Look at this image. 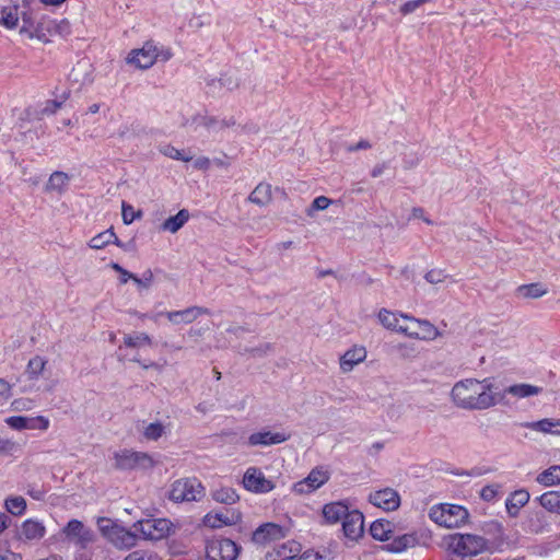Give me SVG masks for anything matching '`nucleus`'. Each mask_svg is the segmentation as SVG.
Listing matches in <instances>:
<instances>
[{"instance_id": "obj_1", "label": "nucleus", "mask_w": 560, "mask_h": 560, "mask_svg": "<svg viewBox=\"0 0 560 560\" xmlns=\"http://www.w3.org/2000/svg\"><path fill=\"white\" fill-rule=\"evenodd\" d=\"M451 400L459 409L486 410L497 405L494 385L490 378H465L454 384Z\"/></svg>"}, {"instance_id": "obj_2", "label": "nucleus", "mask_w": 560, "mask_h": 560, "mask_svg": "<svg viewBox=\"0 0 560 560\" xmlns=\"http://www.w3.org/2000/svg\"><path fill=\"white\" fill-rule=\"evenodd\" d=\"M444 544L448 552L463 559L478 557L492 551V545L489 539L472 533L450 534L444 538Z\"/></svg>"}, {"instance_id": "obj_3", "label": "nucleus", "mask_w": 560, "mask_h": 560, "mask_svg": "<svg viewBox=\"0 0 560 560\" xmlns=\"http://www.w3.org/2000/svg\"><path fill=\"white\" fill-rule=\"evenodd\" d=\"M429 518L440 527L453 529L467 524L469 512L466 508L452 503H438L430 508Z\"/></svg>"}, {"instance_id": "obj_4", "label": "nucleus", "mask_w": 560, "mask_h": 560, "mask_svg": "<svg viewBox=\"0 0 560 560\" xmlns=\"http://www.w3.org/2000/svg\"><path fill=\"white\" fill-rule=\"evenodd\" d=\"M173 57L170 48L159 45L153 40H148L141 48L132 49L127 58L126 62L138 69H149L156 61H167Z\"/></svg>"}, {"instance_id": "obj_5", "label": "nucleus", "mask_w": 560, "mask_h": 560, "mask_svg": "<svg viewBox=\"0 0 560 560\" xmlns=\"http://www.w3.org/2000/svg\"><path fill=\"white\" fill-rule=\"evenodd\" d=\"M97 527L104 538L118 549H129L137 545L138 536L110 518L100 517Z\"/></svg>"}, {"instance_id": "obj_6", "label": "nucleus", "mask_w": 560, "mask_h": 560, "mask_svg": "<svg viewBox=\"0 0 560 560\" xmlns=\"http://www.w3.org/2000/svg\"><path fill=\"white\" fill-rule=\"evenodd\" d=\"M115 468L119 470H147L154 467L155 462L145 452L120 450L113 454Z\"/></svg>"}, {"instance_id": "obj_7", "label": "nucleus", "mask_w": 560, "mask_h": 560, "mask_svg": "<svg viewBox=\"0 0 560 560\" xmlns=\"http://www.w3.org/2000/svg\"><path fill=\"white\" fill-rule=\"evenodd\" d=\"M133 528L148 540H161L176 532V526L167 518L141 520L133 524Z\"/></svg>"}, {"instance_id": "obj_8", "label": "nucleus", "mask_w": 560, "mask_h": 560, "mask_svg": "<svg viewBox=\"0 0 560 560\" xmlns=\"http://www.w3.org/2000/svg\"><path fill=\"white\" fill-rule=\"evenodd\" d=\"M203 494V487L196 478H184L174 481L168 491V499L173 502H191L199 500Z\"/></svg>"}, {"instance_id": "obj_9", "label": "nucleus", "mask_w": 560, "mask_h": 560, "mask_svg": "<svg viewBox=\"0 0 560 560\" xmlns=\"http://www.w3.org/2000/svg\"><path fill=\"white\" fill-rule=\"evenodd\" d=\"M329 478L330 472L327 468L322 466L315 467L304 479L294 482L291 487V491L298 495L311 494L322 488L329 480Z\"/></svg>"}, {"instance_id": "obj_10", "label": "nucleus", "mask_w": 560, "mask_h": 560, "mask_svg": "<svg viewBox=\"0 0 560 560\" xmlns=\"http://www.w3.org/2000/svg\"><path fill=\"white\" fill-rule=\"evenodd\" d=\"M242 486L255 494L269 493L276 488L273 480L267 478L262 470L256 466L248 467L243 475Z\"/></svg>"}, {"instance_id": "obj_11", "label": "nucleus", "mask_w": 560, "mask_h": 560, "mask_svg": "<svg viewBox=\"0 0 560 560\" xmlns=\"http://www.w3.org/2000/svg\"><path fill=\"white\" fill-rule=\"evenodd\" d=\"M67 540L80 549L88 548L95 541L94 532L79 520H71L62 528Z\"/></svg>"}, {"instance_id": "obj_12", "label": "nucleus", "mask_w": 560, "mask_h": 560, "mask_svg": "<svg viewBox=\"0 0 560 560\" xmlns=\"http://www.w3.org/2000/svg\"><path fill=\"white\" fill-rule=\"evenodd\" d=\"M240 547L231 539L214 538L206 545L207 560H236Z\"/></svg>"}, {"instance_id": "obj_13", "label": "nucleus", "mask_w": 560, "mask_h": 560, "mask_svg": "<svg viewBox=\"0 0 560 560\" xmlns=\"http://www.w3.org/2000/svg\"><path fill=\"white\" fill-rule=\"evenodd\" d=\"M402 319L409 320L415 327L401 328L400 334L412 339L434 340L440 336L439 329L427 319H418L413 316L405 315Z\"/></svg>"}, {"instance_id": "obj_14", "label": "nucleus", "mask_w": 560, "mask_h": 560, "mask_svg": "<svg viewBox=\"0 0 560 560\" xmlns=\"http://www.w3.org/2000/svg\"><path fill=\"white\" fill-rule=\"evenodd\" d=\"M242 521V513L236 509L225 511H211L203 516L202 523L209 528H222L232 526Z\"/></svg>"}, {"instance_id": "obj_15", "label": "nucleus", "mask_w": 560, "mask_h": 560, "mask_svg": "<svg viewBox=\"0 0 560 560\" xmlns=\"http://www.w3.org/2000/svg\"><path fill=\"white\" fill-rule=\"evenodd\" d=\"M369 502L385 512L396 511L400 505V495L393 488H384L372 491Z\"/></svg>"}, {"instance_id": "obj_16", "label": "nucleus", "mask_w": 560, "mask_h": 560, "mask_svg": "<svg viewBox=\"0 0 560 560\" xmlns=\"http://www.w3.org/2000/svg\"><path fill=\"white\" fill-rule=\"evenodd\" d=\"M285 536L287 529L283 526L276 523H265L255 529L252 535V540L256 545L266 546Z\"/></svg>"}, {"instance_id": "obj_17", "label": "nucleus", "mask_w": 560, "mask_h": 560, "mask_svg": "<svg viewBox=\"0 0 560 560\" xmlns=\"http://www.w3.org/2000/svg\"><path fill=\"white\" fill-rule=\"evenodd\" d=\"M342 532L346 538L358 541L364 534V516L358 510H351L342 521Z\"/></svg>"}, {"instance_id": "obj_18", "label": "nucleus", "mask_w": 560, "mask_h": 560, "mask_svg": "<svg viewBox=\"0 0 560 560\" xmlns=\"http://www.w3.org/2000/svg\"><path fill=\"white\" fill-rule=\"evenodd\" d=\"M209 310L200 306H190L182 311H170L163 313L166 318L175 325L179 324H190L196 320L200 315L209 314ZM162 315V313H160ZM159 314L153 316L154 320L158 319Z\"/></svg>"}, {"instance_id": "obj_19", "label": "nucleus", "mask_w": 560, "mask_h": 560, "mask_svg": "<svg viewBox=\"0 0 560 560\" xmlns=\"http://www.w3.org/2000/svg\"><path fill=\"white\" fill-rule=\"evenodd\" d=\"M302 546L295 540H287L266 555L268 560H299Z\"/></svg>"}, {"instance_id": "obj_20", "label": "nucleus", "mask_w": 560, "mask_h": 560, "mask_svg": "<svg viewBox=\"0 0 560 560\" xmlns=\"http://www.w3.org/2000/svg\"><path fill=\"white\" fill-rule=\"evenodd\" d=\"M368 357V351L363 346H353L347 350L339 359V368L342 373H349L362 363Z\"/></svg>"}, {"instance_id": "obj_21", "label": "nucleus", "mask_w": 560, "mask_h": 560, "mask_svg": "<svg viewBox=\"0 0 560 560\" xmlns=\"http://www.w3.org/2000/svg\"><path fill=\"white\" fill-rule=\"evenodd\" d=\"M349 512V505L345 501H335L323 506L322 516L325 524L335 525L343 521Z\"/></svg>"}, {"instance_id": "obj_22", "label": "nucleus", "mask_w": 560, "mask_h": 560, "mask_svg": "<svg viewBox=\"0 0 560 560\" xmlns=\"http://www.w3.org/2000/svg\"><path fill=\"white\" fill-rule=\"evenodd\" d=\"M290 438L289 434L285 432H271V431H260L255 432L249 435L248 438V444L252 446L256 445H273V444H280L285 441H288Z\"/></svg>"}, {"instance_id": "obj_23", "label": "nucleus", "mask_w": 560, "mask_h": 560, "mask_svg": "<svg viewBox=\"0 0 560 560\" xmlns=\"http://www.w3.org/2000/svg\"><path fill=\"white\" fill-rule=\"evenodd\" d=\"M419 544L417 533H407L397 537L390 538L389 542L385 546V549L393 553H400L410 548L416 547Z\"/></svg>"}, {"instance_id": "obj_24", "label": "nucleus", "mask_w": 560, "mask_h": 560, "mask_svg": "<svg viewBox=\"0 0 560 560\" xmlns=\"http://www.w3.org/2000/svg\"><path fill=\"white\" fill-rule=\"evenodd\" d=\"M529 493L524 489H520L511 493L505 501L506 511L511 516H516L518 511L528 502Z\"/></svg>"}, {"instance_id": "obj_25", "label": "nucleus", "mask_w": 560, "mask_h": 560, "mask_svg": "<svg viewBox=\"0 0 560 560\" xmlns=\"http://www.w3.org/2000/svg\"><path fill=\"white\" fill-rule=\"evenodd\" d=\"M190 214L188 210L182 209L175 215L170 217L161 224V230L164 232L176 233L178 232L189 220Z\"/></svg>"}, {"instance_id": "obj_26", "label": "nucleus", "mask_w": 560, "mask_h": 560, "mask_svg": "<svg viewBox=\"0 0 560 560\" xmlns=\"http://www.w3.org/2000/svg\"><path fill=\"white\" fill-rule=\"evenodd\" d=\"M542 393V387L535 386L532 384H513L505 388V394H509L515 398H527L537 396Z\"/></svg>"}, {"instance_id": "obj_27", "label": "nucleus", "mask_w": 560, "mask_h": 560, "mask_svg": "<svg viewBox=\"0 0 560 560\" xmlns=\"http://www.w3.org/2000/svg\"><path fill=\"white\" fill-rule=\"evenodd\" d=\"M406 314H398L386 308L378 312V320L386 328L400 334L401 328H408L407 325L399 324V318Z\"/></svg>"}, {"instance_id": "obj_28", "label": "nucleus", "mask_w": 560, "mask_h": 560, "mask_svg": "<svg viewBox=\"0 0 560 560\" xmlns=\"http://www.w3.org/2000/svg\"><path fill=\"white\" fill-rule=\"evenodd\" d=\"M393 524L388 521L377 520L370 526L371 536L380 541H388L392 538Z\"/></svg>"}, {"instance_id": "obj_29", "label": "nucleus", "mask_w": 560, "mask_h": 560, "mask_svg": "<svg viewBox=\"0 0 560 560\" xmlns=\"http://www.w3.org/2000/svg\"><path fill=\"white\" fill-rule=\"evenodd\" d=\"M194 124L197 125V127H203L206 128L208 131H218V130H221L223 128H226L231 125H234V121L233 120H219L214 117H210V116H196L194 118Z\"/></svg>"}, {"instance_id": "obj_30", "label": "nucleus", "mask_w": 560, "mask_h": 560, "mask_svg": "<svg viewBox=\"0 0 560 560\" xmlns=\"http://www.w3.org/2000/svg\"><path fill=\"white\" fill-rule=\"evenodd\" d=\"M272 199L271 186L269 184L260 183L250 192L248 200L258 206H266Z\"/></svg>"}, {"instance_id": "obj_31", "label": "nucleus", "mask_w": 560, "mask_h": 560, "mask_svg": "<svg viewBox=\"0 0 560 560\" xmlns=\"http://www.w3.org/2000/svg\"><path fill=\"white\" fill-rule=\"evenodd\" d=\"M536 481L544 487H552L560 485V466L553 465L541 471Z\"/></svg>"}, {"instance_id": "obj_32", "label": "nucleus", "mask_w": 560, "mask_h": 560, "mask_svg": "<svg viewBox=\"0 0 560 560\" xmlns=\"http://www.w3.org/2000/svg\"><path fill=\"white\" fill-rule=\"evenodd\" d=\"M211 497L219 503L230 505L236 503L240 499L236 490L232 487H219L212 491Z\"/></svg>"}, {"instance_id": "obj_33", "label": "nucleus", "mask_w": 560, "mask_h": 560, "mask_svg": "<svg viewBox=\"0 0 560 560\" xmlns=\"http://www.w3.org/2000/svg\"><path fill=\"white\" fill-rule=\"evenodd\" d=\"M110 243L120 245L118 237L116 236V234L114 233V231L112 229L101 232L97 235H95L94 237H92L89 242V246L93 249H102Z\"/></svg>"}, {"instance_id": "obj_34", "label": "nucleus", "mask_w": 560, "mask_h": 560, "mask_svg": "<svg viewBox=\"0 0 560 560\" xmlns=\"http://www.w3.org/2000/svg\"><path fill=\"white\" fill-rule=\"evenodd\" d=\"M538 500L548 512L560 514V491H547Z\"/></svg>"}, {"instance_id": "obj_35", "label": "nucleus", "mask_w": 560, "mask_h": 560, "mask_svg": "<svg viewBox=\"0 0 560 560\" xmlns=\"http://www.w3.org/2000/svg\"><path fill=\"white\" fill-rule=\"evenodd\" d=\"M168 432V427L161 421L151 422L144 425L142 436L147 441H158Z\"/></svg>"}, {"instance_id": "obj_36", "label": "nucleus", "mask_w": 560, "mask_h": 560, "mask_svg": "<svg viewBox=\"0 0 560 560\" xmlns=\"http://www.w3.org/2000/svg\"><path fill=\"white\" fill-rule=\"evenodd\" d=\"M124 345L133 349L151 347L152 338L147 332H133L124 336Z\"/></svg>"}, {"instance_id": "obj_37", "label": "nucleus", "mask_w": 560, "mask_h": 560, "mask_svg": "<svg viewBox=\"0 0 560 560\" xmlns=\"http://www.w3.org/2000/svg\"><path fill=\"white\" fill-rule=\"evenodd\" d=\"M4 508L13 516H22L26 510V500L21 495H11L4 500Z\"/></svg>"}, {"instance_id": "obj_38", "label": "nucleus", "mask_w": 560, "mask_h": 560, "mask_svg": "<svg viewBox=\"0 0 560 560\" xmlns=\"http://www.w3.org/2000/svg\"><path fill=\"white\" fill-rule=\"evenodd\" d=\"M69 183V177L63 172H55L50 175L47 184L46 189L49 191H54L57 194L62 192Z\"/></svg>"}, {"instance_id": "obj_39", "label": "nucleus", "mask_w": 560, "mask_h": 560, "mask_svg": "<svg viewBox=\"0 0 560 560\" xmlns=\"http://www.w3.org/2000/svg\"><path fill=\"white\" fill-rule=\"evenodd\" d=\"M547 293V289L539 283H530L520 285L517 288V294L524 299H538Z\"/></svg>"}, {"instance_id": "obj_40", "label": "nucleus", "mask_w": 560, "mask_h": 560, "mask_svg": "<svg viewBox=\"0 0 560 560\" xmlns=\"http://www.w3.org/2000/svg\"><path fill=\"white\" fill-rule=\"evenodd\" d=\"M160 153L164 156H167L172 160L190 162L192 160V155L186 153L185 151L178 150L171 144H164L159 148Z\"/></svg>"}, {"instance_id": "obj_41", "label": "nucleus", "mask_w": 560, "mask_h": 560, "mask_svg": "<svg viewBox=\"0 0 560 560\" xmlns=\"http://www.w3.org/2000/svg\"><path fill=\"white\" fill-rule=\"evenodd\" d=\"M334 556L329 549L323 548L319 550L307 549L304 552L301 551L299 560H332Z\"/></svg>"}, {"instance_id": "obj_42", "label": "nucleus", "mask_w": 560, "mask_h": 560, "mask_svg": "<svg viewBox=\"0 0 560 560\" xmlns=\"http://www.w3.org/2000/svg\"><path fill=\"white\" fill-rule=\"evenodd\" d=\"M69 96V91H62L60 94L56 95L54 100L47 102L42 113L46 115L55 114L68 101Z\"/></svg>"}, {"instance_id": "obj_43", "label": "nucleus", "mask_w": 560, "mask_h": 560, "mask_svg": "<svg viewBox=\"0 0 560 560\" xmlns=\"http://www.w3.org/2000/svg\"><path fill=\"white\" fill-rule=\"evenodd\" d=\"M19 14L16 8H4L1 11L0 15V24L4 25L8 28H13L18 25Z\"/></svg>"}, {"instance_id": "obj_44", "label": "nucleus", "mask_w": 560, "mask_h": 560, "mask_svg": "<svg viewBox=\"0 0 560 560\" xmlns=\"http://www.w3.org/2000/svg\"><path fill=\"white\" fill-rule=\"evenodd\" d=\"M331 203L332 200L327 198L326 196H318L313 200L312 205L305 210L306 215L310 218H314L317 211L326 210Z\"/></svg>"}, {"instance_id": "obj_45", "label": "nucleus", "mask_w": 560, "mask_h": 560, "mask_svg": "<svg viewBox=\"0 0 560 560\" xmlns=\"http://www.w3.org/2000/svg\"><path fill=\"white\" fill-rule=\"evenodd\" d=\"M522 425L537 432L552 434V419L546 418L539 421L525 422Z\"/></svg>"}, {"instance_id": "obj_46", "label": "nucleus", "mask_w": 560, "mask_h": 560, "mask_svg": "<svg viewBox=\"0 0 560 560\" xmlns=\"http://www.w3.org/2000/svg\"><path fill=\"white\" fill-rule=\"evenodd\" d=\"M5 423L14 430H23L33 428V419L22 416L9 417Z\"/></svg>"}, {"instance_id": "obj_47", "label": "nucleus", "mask_w": 560, "mask_h": 560, "mask_svg": "<svg viewBox=\"0 0 560 560\" xmlns=\"http://www.w3.org/2000/svg\"><path fill=\"white\" fill-rule=\"evenodd\" d=\"M48 21H51L48 18H40L39 23L37 24V40H42L44 43H48L50 39L46 36V32L49 36L55 35L52 25L48 24Z\"/></svg>"}, {"instance_id": "obj_48", "label": "nucleus", "mask_w": 560, "mask_h": 560, "mask_svg": "<svg viewBox=\"0 0 560 560\" xmlns=\"http://www.w3.org/2000/svg\"><path fill=\"white\" fill-rule=\"evenodd\" d=\"M424 279L431 284H440L448 279L443 269H431L424 275Z\"/></svg>"}, {"instance_id": "obj_49", "label": "nucleus", "mask_w": 560, "mask_h": 560, "mask_svg": "<svg viewBox=\"0 0 560 560\" xmlns=\"http://www.w3.org/2000/svg\"><path fill=\"white\" fill-rule=\"evenodd\" d=\"M49 25H52L55 35L59 36H68L71 32L70 23L68 20L63 19L59 22L57 21H48Z\"/></svg>"}, {"instance_id": "obj_50", "label": "nucleus", "mask_w": 560, "mask_h": 560, "mask_svg": "<svg viewBox=\"0 0 560 560\" xmlns=\"http://www.w3.org/2000/svg\"><path fill=\"white\" fill-rule=\"evenodd\" d=\"M154 276L153 272L148 269L145 270L141 277L133 276V282L139 287L143 289H148L151 287L153 282Z\"/></svg>"}, {"instance_id": "obj_51", "label": "nucleus", "mask_w": 560, "mask_h": 560, "mask_svg": "<svg viewBox=\"0 0 560 560\" xmlns=\"http://www.w3.org/2000/svg\"><path fill=\"white\" fill-rule=\"evenodd\" d=\"M124 560H156V556L147 550H135L130 552Z\"/></svg>"}, {"instance_id": "obj_52", "label": "nucleus", "mask_w": 560, "mask_h": 560, "mask_svg": "<svg viewBox=\"0 0 560 560\" xmlns=\"http://www.w3.org/2000/svg\"><path fill=\"white\" fill-rule=\"evenodd\" d=\"M121 215L125 224H131L137 218V213L135 212L133 207L126 202H122Z\"/></svg>"}, {"instance_id": "obj_53", "label": "nucleus", "mask_w": 560, "mask_h": 560, "mask_svg": "<svg viewBox=\"0 0 560 560\" xmlns=\"http://www.w3.org/2000/svg\"><path fill=\"white\" fill-rule=\"evenodd\" d=\"M427 0H411L406 3H404L400 7V12L404 15L410 14L415 12L420 5H422Z\"/></svg>"}, {"instance_id": "obj_54", "label": "nucleus", "mask_w": 560, "mask_h": 560, "mask_svg": "<svg viewBox=\"0 0 560 560\" xmlns=\"http://www.w3.org/2000/svg\"><path fill=\"white\" fill-rule=\"evenodd\" d=\"M110 267H112L115 271L119 272V275H120V282H121V283H127L129 280H133V276H135V275H133V273H131V272H129L128 270L124 269L119 264H117V262H113V264L110 265Z\"/></svg>"}, {"instance_id": "obj_55", "label": "nucleus", "mask_w": 560, "mask_h": 560, "mask_svg": "<svg viewBox=\"0 0 560 560\" xmlns=\"http://www.w3.org/2000/svg\"><path fill=\"white\" fill-rule=\"evenodd\" d=\"M11 397V386L8 382L0 378V405H3Z\"/></svg>"}, {"instance_id": "obj_56", "label": "nucleus", "mask_w": 560, "mask_h": 560, "mask_svg": "<svg viewBox=\"0 0 560 560\" xmlns=\"http://www.w3.org/2000/svg\"><path fill=\"white\" fill-rule=\"evenodd\" d=\"M22 534L27 539H33L35 537V522L32 520H26L22 525Z\"/></svg>"}, {"instance_id": "obj_57", "label": "nucleus", "mask_w": 560, "mask_h": 560, "mask_svg": "<svg viewBox=\"0 0 560 560\" xmlns=\"http://www.w3.org/2000/svg\"><path fill=\"white\" fill-rule=\"evenodd\" d=\"M498 486H486L481 490V498L486 501H492L498 494Z\"/></svg>"}, {"instance_id": "obj_58", "label": "nucleus", "mask_w": 560, "mask_h": 560, "mask_svg": "<svg viewBox=\"0 0 560 560\" xmlns=\"http://www.w3.org/2000/svg\"><path fill=\"white\" fill-rule=\"evenodd\" d=\"M0 560H22L19 553L8 549L4 545H0Z\"/></svg>"}, {"instance_id": "obj_59", "label": "nucleus", "mask_w": 560, "mask_h": 560, "mask_svg": "<svg viewBox=\"0 0 560 560\" xmlns=\"http://www.w3.org/2000/svg\"><path fill=\"white\" fill-rule=\"evenodd\" d=\"M23 26L21 27V33L25 34L30 39L34 37V32L32 30L31 19L23 16Z\"/></svg>"}, {"instance_id": "obj_60", "label": "nucleus", "mask_w": 560, "mask_h": 560, "mask_svg": "<svg viewBox=\"0 0 560 560\" xmlns=\"http://www.w3.org/2000/svg\"><path fill=\"white\" fill-rule=\"evenodd\" d=\"M14 410H26L32 408V400L16 399L12 404Z\"/></svg>"}, {"instance_id": "obj_61", "label": "nucleus", "mask_w": 560, "mask_h": 560, "mask_svg": "<svg viewBox=\"0 0 560 560\" xmlns=\"http://www.w3.org/2000/svg\"><path fill=\"white\" fill-rule=\"evenodd\" d=\"M14 443L10 440L0 439V453H9L14 450Z\"/></svg>"}, {"instance_id": "obj_62", "label": "nucleus", "mask_w": 560, "mask_h": 560, "mask_svg": "<svg viewBox=\"0 0 560 560\" xmlns=\"http://www.w3.org/2000/svg\"><path fill=\"white\" fill-rule=\"evenodd\" d=\"M196 410L202 415H206L213 410V405L208 401H202L196 406Z\"/></svg>"}, {"instance_id": "obj_63", "label": "nucleus", "mask_w": 560, "mask_h": 560, "mask_svg": "<svg viewBox=\"0 0 560 560\" xmlns=\"http://www.w3.org/2000/svg\"><path fill=\"white\" fill-rule=\"evenodd\" d=\"M369 148H371V144L369 141L360 140L357 144L349 145L348 151L353 152V151H358V150H365Z\"/></svg>"}, {"instance_id": "obj_64", "label": "nucleus", "mask_w": 560, "mask_h": 560, "mask_svg": "<svg viewBox=\"0 0 560 560\" xmlns=\"http://www.w3.org/2000/svg\"><path fill=\"white\" fill-rule=\"evenodd\" d=\"M10 517L7 513L0 512V535L9 527Z\"/></svg>"}]
</instances>
